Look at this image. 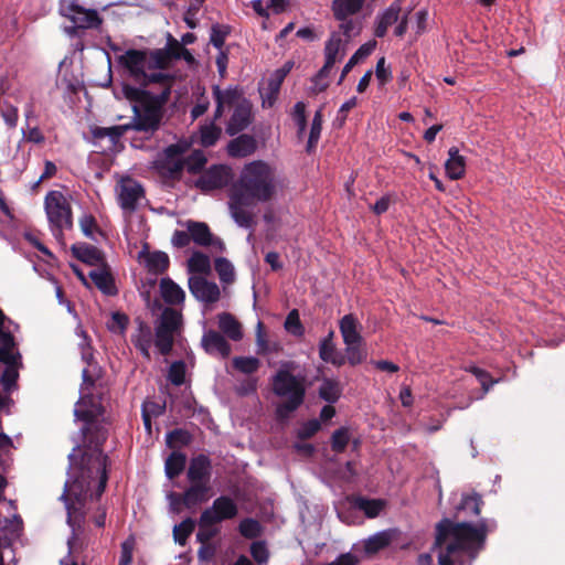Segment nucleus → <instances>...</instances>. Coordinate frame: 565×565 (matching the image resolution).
I'll return each mask as SVG.
<instances>
[{
    "label": "nucleus",
    "mask_w": 565,
    "mask_h": 565,
    "mask_svg": "<svg viewBox=\"0 0 565 565\" xmlns=\"http://www.w3.org/2000/svg\"><path fill=\"white\" fill-rule=\"evenodd\" d=\"M105 412L104 406L95 396L89 394L81 397L74 409L77 419L84 422L82 434L85 446L88 448L82 451L75 447L68 455L70 467L76 470L71 483H66L67 495L82 504L92 489V482L97 480L95 498L99 499L104 493L108 481V456L103 452V445L107 440L108 430L98 420Z\"/></svg>",
    "instance_id": "f257e3e1"
},
{
    "label": "nucleus",
    "mask_w": 565,
    "mask_h": 565,
    "mask_svg": "<svg viewBox=\"0 0 565 565\" xmlns=\"http://www.w3.org/2000/svg\"><path fill=\"white\" fill-rule=\"evenodd\" d=\"M497 523L481 519L473 525L443 519L436 525L435 547H439L438 565H469L483 548L488 533Z\"/></svg>",
    "instance_id": "f03ea898"
},
{
    "label": "nucleus",
    "mask_w": 565,
    "mask_h": 565,
    "mask_svg": "<svg viewBox=\"0 0 565 565\" xmlns=\"http://www.w3.org/2000/svg\"><path fill=\"white\" fill-rule=\"evenodd\" d=\"M122 94L134 103L132 118L129 121L131 130L142 132L145 139L150 140L161 127L164 106L169 102L168 89L166 93L152 94L147 89L124 84Z\"/></svg>",
    "instance_id": "7ed1b4c3"
},
{
    "label": "nucleus",
    "mask_w": 565,
    "mask_h": 565,
    "mask_svg": "<svg viewBox=\"0 0 565 565\" xmlns=\"http://www.w3.org/2000/svg\"><path fill=\"white\" fill-rule=\"evenodd\" d=\"M122 94L134 103L132 118L129 121L131 130L142 132L145 139L150 140L161 127L164 106L169 102L168 89L166 93L152 94L147 89L124 84Z\"/></svg>",
    "instance_id": "20e7f679"
},
{
    "label": "nucleus",
    "mask_w": 565,
    "mask_h": 565,
    "mask_svg": "<svg viewBox=\"0 0 565 565\" xmlns=\"http://www.w3.org/2000/svg\"><path fill=\"white\" fill-rule=\"evenodd\" d=\"M232 191L241 203L269 202L277 194L275 170L265 161H252L244 166Z\"/></svg>",
    "instance_id": "39448f33"
},
{
    "label": "nucleus",
    "mask_w": 565,
    "mask_h": 565,
    "mask_svg": "<svg viewBox=\"0 0 565 565\" xmlns=\"http://www.w3.org/2000/svg\"><path fill=\"white\" fill-rule=\"evenodd\" d=\"M273 392L286 398L276 407L279 419H287L303 403L306 396L305 377L296 376L288 370L280 369L273 376Z\"/></svg>",
    "instance_id": "423d86ee"
},
{
    "label": "nucleus",
    "mask_w": 565,
    "mask_h": 565,
    "mask_svg": "<svg viewBox=\"0 0 565 565\" xmlns=\"http://www.w3.org/2000/svg\"><path fill=\"white\" fill-rule=\"evenodd\" d=\"M44 209L54 237L62 242L64 230L73 227L72 206L61 191H50L44 199Z\"/></svg>",
    "instance_id": "0eeeda50"
},
{
    "label": "nucleus",
    "mask_w": 565,
    "mask_h": 565,
    "mask_svg": "<svg viewBox=\"0 0 565 565\" xmlns=\"http://www.w3.org/2000/svg\"><path fill=\"white\" fill-rule=\"evenodd\" d=\"M61 14L73 23V25L65 28V32L72 38L79 36L85 30L99 29L104 22L96 9L85 8L76 1L63 6Z\"/></svg>",
    "instance_id": "6e6552de"
},
{
    "label": "nucleus",
    "mask_w": 565,
    "mask_h": 565,
    "mask_svg": "<svg viewBox=\"0 0 565 565\" xmlns=\"http://www.w3.org/2000/svg\"><path fill=\"white\" fill-rule=\"evenodd\" d=\"M238 513V508L234 500L227 495L216 498L211 508L202 512V520L205 523H221L225 520L234 519Z\"/></svg>",
    "instance_id": "1a4fd4ad"
},
{
    "label": "nucleus",
    "mask_w": 565,
    "mask_h": 565,
    "mask_svg": "<svg viewBox=\"0 0 565 565\" xmlns=\"http://www.w3.org/2000/svg\"><path fill=\"white\" fill-rule=\"evenodd\" d=\"M232 179V171L228 167L214 164L203 172L195 181V186L203 192L222 189Z\"/></svg>",
    "instance_id": "9d476101"
},
{
    "label": "nucleus",
    "mask_w": 565,
    "mask_h": 565,
    "mask_svg": "<svg viewBox=\"0 0 565 565\" xmlns=\"http://www.w3.org/2000/svg\"><path fill=\"white\" fill-rule=\"evenodd\" d=\"M188 286L191 295L201 302L210 305L220 300L221 291L218 286L203 276H191L188 280Z\"/></svg>",
    "instance_id": "9b49d317"
},
{
    "label": "nucleus",
    "mask_w": 565,
    "mask_h": 565,
    "mask_svg": "<svg viewBox=\"0 0 565 565\" xmlns=\"http://www.w3.org/2000/svg\"><path fill=\"white\" fill-rule=\"evenodd\" d=\"M119 63L128 71L135 83L145 77L148 68V52L143 50L129 49L119 56Z\"/></svg>",
    "instance_id": "f8f14e48"
},
{
    "label": "nucleus",
    "mask_w": 565,
    "mask_h": 565,
    "mask_svg": "<svg viewBox=\"0 0 565 565\" xmlns=\"http://www.w3.org/2000/svg\"><path fill=\"white\" fill-rule=\"evenodd\" d=\"M252 104L247 99H242L233 110L226 126V134L235 136L246 129L252 122Z\"/></svg>",
    "instance_id": "ddd939ff"
},
{
    "label": "nucleus",
    "mask_w": 565,
    "mask_h": 565,
    "mask_svg": "<svg viewBox=\"0 0 565 565\" xmlns=\"http://www.w3.org/2000/svg\"><path fill=\"white\" fill-rule=\"evenodd\" d=\"M201 347L207 354H218L223 359L228 358L232 351V347L225 337L221 332L212 329L203 333Z\"/></svg>",
    "instance_id": "4468645a"
},
{
    "label": "nucleus",
    "mask_w": 565,
    "mask_h": 565,
    "mask_svg": "<svg viewBox=\"0 0 565 565\" xmlns=\"http://www.w3.org/2000/svg\"><path fill=\"white\" fill-rule=\"evenodd\" d=\"M212 462L206 455L200 454L190 461L186 478L189 482L210 484Z\"/></svg>",
    "instance_id": "2eb2a0df"
},
{
    "label": "nucleus",
    "mask_w": 565,
    "mask_h": 565,
    "mask_svg": "<svg viewBox=\"0 0 565 565\" xmlns=\"http://www.w3.org/2000/svg\"><path fill=\"white\" fill-rule=\"evenodd\" d=\"M145 191L140 183L132 179H127L120 185L119 204L124 210L134 211L137 202L143 196Z\"/></svg>",
    "instance_id": "dca6fc26"
},
{
    "label": "nucleus",
    "mask_w": 565,
    "mask_h": 565,
    "mask_svg": "<svg viewBox=\"0 0 565 565\" xmlns=\"http://www.w3.org/2000/svg\"><path fill=\"white\" fill-rule=\"evenodd\" d=\"M185 226L190 233L191 241H193L196 245L204 247L214 245L216 243L220 246L223 245L221 239L214 238L206 223L189 220L185 222Z\"/></svg>",
    "instance_id": "f3484780"
},
{
    "label": "nucleus",
    "mask_w": 565,
    "mask_h": 565,
    "mask_svg": "<svg viewBox=\"0 0 565 565\" xmlns=\"http://www.w3.org/2000/svg\"><path fill=\"white\" fill-rule=\"evenodd\" d=\"M339 330L344 344H355L364 341L360 331L361 323L353 313H348L340 319Z\"/></svg>",
    "instance_id": "a211bd4d"
},
{
    "label": "nucleus",
    "mask_w": 565,
    "mask_h": 565,
    "mask_svg": "<svg viewBox=\"0 0 565 565\" xmlns=\"http://www.w3.org/2000/svg\"><path fill=\"white\" fill-rule=\"evenodd\" d=\"M88 276L104 295L116 296L118 294L114 277L106 263L102 265V268L90 270Z\"/></svg>",
    "instance_id": "6ab92c4d"
},
{
    "label": "nucleus",
    "mask_w": 565,
    "mask_h": 565,
    "mask_svg": "<svg viewBox=\"0 0 565 565\" xmlns=\"http://www.w3.org/2000/svg\"><path fill=\"white\" fill-rule=\"evenodd\" d=\"M71 250L74 257L90 266H102L106 263L104 253L93 245L74 244L72 245Z\"/></svg>",
    "instance_id": "aec40b11"
},
{
    "label": "nucleus",
    "mask_w": 565,
    "mask_h": 565,
    "mask_svg": "<svg viewBox=\"0 0 565 565\" xmlns=\"http://www.w3.org/2000/svg\"><path fill=\"white\" fill-rule=\"evenodd\" d=\"M209 491L210 484L190 482V487L181 494L182 505L186 509L195 508L207 501Z\"/></svg>",
    "instance_id": "412c9836"
},
{
    "label": "nucleus",
    "mask_w": 565,
    "mask_h": 565,
    "mask_svg": "<svg viewBox=\"0 0 565 565\" xmlns=\"http://www.w3.org/2000/svg\"><path fill=\"white\" fill-rule=\"evenodd\" d=\"M140 257L145 256L146 268L149 274L159 276L163 275L170 266V258L167 253L161 250L140 252Z\"/></svg>",
    "instance_id": "4be33fe9"
},
{
    "label": "nucleus",
    "mask_w": 565,
    "mask_h": 565,
    "mask_svg": "<svg viewBox=\"0 0 565 565\" xmlns=\"http://www.w3.org/2000/svg\"><path fill=\"white\" fill-rule=\"evenodd\" d=\"M345 43L347 41L342 40L339 32L331 33L324 45V62L328 63V65L334 66L338 61L344 57L347 53Z\"/></svg>",
    "instance_id": "5701e85b"
},
{
    "label": "nucleus",
    "mask_w": 565,
    "mask_h": 565,
    "mask_svg": "<svg viewBox=\"0 0 565 565\" xmlns=\"http://www.w3.org/2000/svg\"><path fill=\"white\" fill-rule=\"evenodd\" d=\"M160 294L166 303L170 306L181 305L184 302V290L174 282L170 277H163L159 284Z\"/></svg>",
    "instance_id": "b1692460"
},
{
    "label": "nucleus",
    "mask_w": 565,
    "mask_h": 565,
    "mask_svg": "<svg viewBox=\"0 0 565 565\" xmlns=\"http://www.w3.org/2000/svg\"><path fill=\"white\" fill-rule=\"evenodd\" d=\"M256 150V140L253 136L243 134L231 140L227 145V152L233 158H244Z\"/></svg>",
    "instance_id": "393cba45"
},
{
    "label": "nucleus",
    "mask_w": 565,
    "mask_h": 565,
    "mask_svg": "<svg viewBox=\"0 0 565 565\" xmlns=\"http://www.w3.org/2000/svg\"><path fill=\"white\" fill-rule=\"evenodd\" d=\"M218 328L223 335L232 341H241L243 338L242 324L230 312H221L217 315Z\"/></svg>",
    "instance_id": "a878e982"
},
{
    "label": "nucleus",
    "mask_w": 565,
    "mask_h": 565,
    "mask_svg": "<svg viewBox=\"0 0 565 565\" xmlns=\"http://www.w3.org/2000/svg\"><path fill=\"white\" fill-rule=\"evenodd\" d=\"M82 377L81 397H85L88 394L94 396L93 390L103 377V369L97 362H88V366H86L82 372Z\"/></svg>",
    "instance_id": "bb28decb"
},
{
    "label": "nucleus",
    "mask_w": 565,
    "mask_h": 565,
    "mask_svg": "<svg viewBox=\"0 0 565 565\" xmlns=\"http://www.w3.org/2000/svg\"><path fill=\"white\" fill-rule=\"evenodd\" d=\"M174 82L175 76L173 74L161 72L147 73L145 71V77H142L140 82H138L137 84L139 85L138 88L142 89L150 86L151 84H158L161 87L160 93H166V90L168 89L170 96Z\"/></svg>",
    "instance_id": "cd10ccee"
},
{
    "label": "nucleus",
    "mask_w": 565,
    "mask_h": 565,
    "mask_svg": "<svg viewBox=\"0 0 565 565\" xmlns=\"http://www.w3.org/2000/svg\"><path fill=\"white\" fill-rule=\"evenodd\" d=\"M252 203H241L236 199V193L231 191V202L230 210L234 221L241 226L245 228H250L254 225V215L245 210V206L250 205Z\"/></svg>",
    "instance_id": "c85d7f7f"
},
{
    "label": "nucleus",
    "mask_w": 565,
    "mask_h": 565,
    "mask_svg": "<svg viewBox=\"0 0 565 565\" xmlns=\"http://www.w3.org/2000/svg\"><path fill=\"white\" fill-rule=\"evenodd\" d=\"M131 342L146 359L150 360L149 350L152 343V331L145 321L138 322L137 332L131 335Z\"/></svg>",
    "instance_id": "c756f323"
},
{
    "label": "nucleus",
    "mask_w": 565,
    "mask_h": 565,
    "mask_svg": "<svg viewBox=\"0 0 565 565\" xmlns=\"http://www.w3.org/2000/svg\"><path fill=\"white\" fill-rule=\"evenodd\" d=\"M449 158L445 163L446 173L451 180H459L465 175L466 159L459 154L456 147H451L448 151Z\"/></svg>",
    "instance_id": "7c9ffc66"
},
{
    "label": "nucleus",
    "mask_w": 565,
    "mask_h": 565,
    "mask_svg": "<svg viewBox=\"0 0 565 565\" xmlns=\"http://www.w3.org/2000/svg\"><path fill=\"white\" fill-rule=\"evenodd\" d=\"M354 508L363 511L366 518L374 519L380 515V513L385 508V501L382 499H367L364 497H352L351 499Z\"/></svg>",
    "instance_id": "2f4dec72"
},
{
    "label": "nucleus",
    "mask_w": 565,
    "mask_h": 565,
    "mask_svg": "<svg viewBox=\"0 0 565 565\" xmlns=\"http://www.w3.org/2000/svg\"><path fill=\"white\" fill-rule=\"evenodd\" d=\"M319 397L330 404L337 403L342 394V386L338 380L324 377L318 390Z\"/></svg>",
    "instance_id": "473e14b6"
},
{
    "label": "nucleus",
    "mask_w": 565,
    "mask_h": 565,
    "mask_svg": "<svg viewBox=\"0 0 565 565\" xmlns=\"http://www.w3.org/2000/svg\"><path fill=\"white\" fill-rule=\"evenodd\" d=\"M181 322V312L171 307H167L163 309L159 323L156 328L174 334L179 330Z\"/></svg>",
    "instance_id": "72a5a7b5"
},
{
    "label": "nucleus",
    "mask_w": 565,
    "mask_h": 565,
    "mask_svg": "<svg viewBox=\"0 0 565 565\" xmlns=\"http://www.w3.org/2000/svg\"><path fill=\"white\" fill-rule=\"evenodd\" d=\"M319 358L326 362L330 363L335 367H341L345 364V359L342 352L337 349L335 343H319Z\"/></svg>",
    "instance_id": "f704fd0d"
},
{
    "label": "nucleus",
    "mask_w": 565,
    "mask_h": 565,
    "mask_svg": "<svg viewBox=\"0 0 565 565\" xmlns=\"http://www.w3.org/2000/svg\"><path fill=\"white\" fill-rule=\"evenodd\" d=\"M484 504L482 497L473 492L472 494H463L459 505L457 507V516L460 512H466L470 516H478L481 513V508Z\"/></svg>",
    "instance_id": "c9c22d12"
},
{
    "label": "nucleus",
    "mask_w": 565,
    "mask_h": 565,
    "mask_svg": "<svg viewBox=\"0 0 565 565\" xmlns=\"http://www.w3.org/2000/svg\"><path fill=\"white\" fill-rule=\"evenodd\" d=\"M344 359L345 364L348 363L350 366H356L362 364L367 359V350L365 341L355 344H345L344 349Z\"/></svg>",
    "instance_id": "e433bc0d"
},
{
    "label": "nucleus",
    "mask_w": 565,
    "mask_h": 565,
    "mask_svg": "<svg viewBox=\"0 0 565 565\" xmlns=\"http://www.w3.org/2000/svg\"><path fill=\"white\" fill-rule=\"evenodd\" d=\"M129 130H131V127L128 122L125 125H117L113 127H95L92 134L97 139L108 137L111 143L116 145L120 140V138Z\"/></svg>",
    "instance_id": "4c0bfd02"
},
{
    "label": "nucleus",
    "mask_w": 565,
    "mask_h": 565,
    "mask_svg": "<svg viewBox=\"0 0 565 565\" xmlns=\"http://www.w3.org/2000/svg\"><path fill=\"white\" fill-rule=\"evenodd\" d=\"M361 0H334L332 10L333 15L339 21H344L349 15L360 11Z\"/></svg>",
    "instance_id": "58836bf2"
},
{
    "label": "nucleus",
    "mask_w": 565,
    "mask_h": 565,
    "mask_svg": "<svg viewBox=\"0 0 565 565\" xmlns=\"http://www.w3.org/2000/svg\"><path fill=\"white\" fill-rule=\"evenodd\" d=\"M186 456L183 452L173 451L166 459V475L169 479L177 478L185 468Z\"/></svg>",
    "instance_id": "ea45409f"
},
{
    "label": "nucleus",
    "mask_w": 565,
    "mask_h": 565,
    "mask_svg": "<svg viewBox=\"0 0 565 565\" xmlns=\"http://www.w3.org/2000/svg\"><path fill=\"white\" fill-rule=\"evenodd\" d=\"M221 135V127L210 121L209 124L202 125L200 128V143L204 148L213 147L218 141Z\"/></svg>",
    "instance_id": "a19ab883"
},
{
    "label": "nucleus",
    "mask_w": 565,
    "mask_h": 565,
    "mask_svg": "<svg viewBox=\"0 0 565 565\" xmlns=\"http://www.w3.org/2000/svg\"><path fill=\"white\" fill-rule=\"evenodd\" d=\"M392 536L383 531L370 536L364 543V551L367 554H375L390 545Z\"/></svg>",
    "instance_id": "79ce46f5"
},
{
    "label": "nucleus",
    "mask_w": 565,
    "mask_h": 565,
    "mask_svg": "<svg viewBox=\"0 0 565 565\" xmlns=\"http://www.w3.org/2000/svg\"><path fill=\"white\" fill-rule=\"evenodd\" d=\"M232 366L243 374L252 375L258 371L260 361L254 356H235Z\"/></svg>",
    "instance_id": "37998d69"
},
{
    "label": "nucleus",
    "mask_w": 565,
    "mask_h": 565,
    "mask_svg": "<svg viewBox=\"0 0 565 565\" xmlns=\"http://www.w3.org/2000/svg\"><path fill=\"white\" fill-rule=\"evenodd\" d=\"M189 271L195 274H207L211 270V262L207 255L202 252H194L188 260Z\"/></svg>",
    "instance_id": "c03bdc74"
},
{
    "label": "nucleus",
    "mask_w": 565,
    "mask_h": 565,
    "mask_svg": "<svg viewBox=\"0 0 565 565\" xmlns=\"http://www.w3.org/2000/svg\"><path fill=\"white\" fill-rule=\"evenodd\" d=\"M195 529V521L191 518L184 519L181 523L174 525L173 527V539L174 541L184 546L188 542L189 536Z\"/></svg>",
    "instance_id": "a18cd8bd"
},
{
    "label": "nucleus",
    "mask_w": 565,
    "mask_h": 565,
    "mask_svg": "<svg viewBox=\"0 0 565 565\" xmlns=\"http://www.w3.org/2000/svg\"><path fill=\"white\" fill-rule=\"evenodd\" d=\"M154 345L161 355H169L174 344V334L156 328Z\"/></svg>",
    "instance_id": "49530a36"
},
{
    "label": "nucleus",
    "mask_w": 565,
    "mask_h": 565,
    "mask_svg": "<svg viewBox=\"0 0 565 565\" xmlns=\"http://www.w3.org/2000/svg\"><path fill=\"white\" fill-rule=\"evenodd\" d=\"M321 130H322V114H321V110H318V111H316L312 122H311L310 134H309L308 142H307V152L308 153H311L315 151L317 143L320 139Z\"/></svg>",
    "instance_id": "de8ad7c7"
},
{
    "label": "nucleus",
    "mask_w": 565,
    "mask_h": 565,
    "mask_svg": "<svg viewBox=\"0 0 565 565\" xmlns=\"http://www.w3.org/2000/svg\"><path fill=\"white\" fill-rule=\"evenodd\" d=\"M214 268L222 282L232 284L234 281V267L228 259L224 257L216 258L214 262Z\"/></svg>",
    "instance_id": "09e8293b"
},
{
    "label": "nucleus",
    "mask_w": 565,
    "mask_h": 565,
    "mask_svg": "<svg viewBox=\"0 0 565 565\" xmlns=\"http://www.w3.org/2000/svg\"><path fill=\"white\" fill-rule=\"evenodd\" d=\"M351 439L349 428L348 427H340L339 429H335L331 435V449L335 454H342L347 446L349 445Z\"/></svg>",
    "instance_id": "8fccbe9b"
},
{
    "label": "nucleus",
    "mask_w": 565,
    "mask_h": 565,
    "mask_svg": "<svg viewBox=\"0 0 565 565\" xmlns=\"http://www.w3.org/2000/svg\"><path fill=\"white\" fill-rule=\"evenodd\" d=\"M148 56V70H166L172 62L163 49L152 50Z\"/></svg>",
    "instance_id": "3c124183"
},
{
    "label": "nucleus",
    "mask_w": 565,
    "mask_h": 565,
    "mask_svg": "<svg viewBox=\"0 0 565 565\" xmlns=\"http://www.w3.org/2000/svg\"><path fill=\"white\" fill-rule=\"evenodd\" d=\"M191 441L192 436L185 429L177 428L167 435V445L169 448L184 447L190 445Z\"/></svg>",
    "instance_id": "603ef678"
},
{
    "label": "nucleus",
    "mask_w": 565,
    "mask_h": 565,
    "mask_svg": "<svg viewBox=\"0 0 565 565\" xmlns=\"http://www.w3.org/2000/svg\"><path fill=\"white\" fill-rule=\"evenodd\" d=\"M231 33V26L226 24H213L211 28L210 42L214 47L220 51H223V46L225 44V40L227 35Z\"/></svg>",
    "instance_id": "864d4df0"
},
{
    "label": "nucleus",
    "mask_w": 565,
    "mask_h": 565,
    "mask_svg": "<svg viewBox=\"0 0 565 565\" xmlns=\"http://www.w3.org/2000/svg\"><path fill=\"white\" fill-rule=\"evenodd\" d=\"M376 42H369L361 45L355 53L350 57L348 63L344 65V73H350L351 70L364 57H367L374 50Z\"/></svg>",
    "instance_id": "5fc2aeb1"
},
{
    "label": "nucleus",
    "mask_w": 565,
    "mask_h": 565,
    "mask_svg": "<svg viewBox=\"0 0 565 565\" xmlns=\"http://www.w3.org/2000/svg\"><path fill=\"white\" fill-rule=\"evenodd\" d=\"M199 531L196 533V541L201 544L210 543V541L218 534V529L215 527L216 523H205L202 520V514L199 519Z\"/></svg>",
    "instance_id": "6e6d98bb"
},
{
    "label": "nucleus",
    "mask_w": 565,
    "mask_h": 565,
    "mask_svg": "<svg viewBox=\"0 0 565 565\" xmlns=\"http://www.w3.org/2000/svg\"><path fill=\"white\" fill-rule=\"evenodd\" d=\"M238 531L241 535L246 539H256L260 535L262 527L257 520L246 518L241 521L238 525Z\"/></svg>",
    "instance_id": "4d7b16f0"
},
{
    "label": "nucleus",
    "mask_w": 565,
    "mask_h": 565,
    "mask_svg": "<svg viewBox=\"0 0 565 565\" xmlns=\"http://www.w3.org/2000/svg\"><path fill=\"white\" fill-rule=\"evenodd\" d=\"M218 96L222 100V105L225 107H236V105L244 99L242 97V90L238 87H228L226 89H221L218 86Z\"/></svg>",
    "instance_id": "13d9d810"
},
{
    "label": "nucleus",
    "mask_w": 565,
    "mask_h": 565,
    "mask_svg": "<svg viewBox=\"0 0 565 565\" xmlns=\"http://www.w3.org/2000/svg\"><path fill=\"white\" fill-rule=\"evenodd\" d=\"M184 161L186 171L191 174H196L204 168L206 157L202 151H193Z\"/></svg>",
    "instance_id": "bf43d9fd"
},
{
    "label": "nucleus",
    "mask_w": 565,
    "mask_h": 565,
    "mask_svg": "<svg viewBox=\"0 0 565 565\" xmlns=\"http://www.w3.org/2000/svg\"><path fill=\"white\" fill-rule=\"evenodd\" d=\"M163 50L168 54V56L171 61L179 60V58H181V55H185V54L192 58V54L189 52V50L185 49L182 43L177 41L171 35H169L168 42H167V47Z\"/></svg>",
    "instance_id": "052dcab7"
},
{
    "label": "nucleus",
    "mask_w": 565,
    "mask_h": 565,
    "mask_svg": "<svg viewBox=\"0 0 565 565\" xmlns=\"http://www.w3.org/2000/svg\"><path fill=\"white\" fill-rule=\"evenodd\" d=\"M168 379L175 386L182 385L185 381V363L183 361L173 362L169 367Z\"/></svg>",
    "instance_id": "680f3d73"
},
{
    "label": "nucleus",
    "mask_w": 565,
    "mask_h": 565,
    "mask_svg": "<svg viewBox=\"0 0 565 565\" xmlns=\"http://www.w3.org/2000/svg\"><path fill=\"white\" fill-rule=\"evenodd\" d=\"M285 328L291 334L299 337L305 332L303 326L299 318V312L297 309L291 310L285 321Z\"/></svg>",
    "instance_id": "e2e57ef3"
},
{
    "label": "nucleus",
    "mask_w": 565,
    "mask_h": 565,
    "mask_svg": "<svg viewBox=\"0 0 565 565\" xmlns=\"http://www.w3.org/2000/svg\"><path fill=\"white\" fill-rule=\"evenodd\" d=\"M321 429L319 419L313 418L305 422L297 431V437L301 440H307L313 437Z\"/></svg>",
    "instance_id": "0e129e2a"
},
{
    "label": "nucleus",
    "mask_w": 565,
    "mask_h": 565,
    "mask_svg": "<svg viewBox=\"0 0 565 565\" xmlns=\"http://www.w3.org/2000/svg\"><path fill=\"white\" fill-rule=\"evenodd\" d=\"M469 372L472 373L479 381L483 390V393H488L491 386L498 383V380H494L488 371L480 369L478 366H471L469 369Z\"/></svg>",
    "instance_id": "69168bd1"
},
{
    "label": "nucleus",
    "mask_w": 565,
    "mask_h": 565,
    "mask_svg": "<svg viewBox=\"0 0 565 565\" xmlns=\"http://www.w3.org/2000/svg\"><path fill=\"white\" fill-rule=\"evenodd\" d=\"M129 318L126 313L116 311L111 315L108 329L114 333H124L128 327Z\"/></svg>",
    "instance_id": "338daca9"
},
{
    "label": "nucleus",
    "mask_w": 565,
    "mask_h": 565,
    "mask_svg": "<svg viewBox=\"0 0 565 565\" xmlns=\"http://www.w3.org/2000/svg\"><path fill=\"white\" fill-rule=\"evenodd\" d=\"M79 227L83 234L92 239L94 238V232L102 233L97 225L96 218L92 214L84 215L79 218Z\"/></svg>",
    "instance_id": "774afa93"
}]
</instances>
